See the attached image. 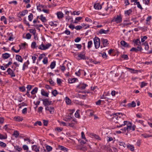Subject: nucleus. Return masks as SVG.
Wrapping results in <instances>:
<instances>
[{
    "label": "nucleus",
    "instance_id": "f257e3e1",
    "mask_svg": "<svg viewBox=\"0 0 152 152\" xmlns=\"http://www.w3.org/2000/svg\"><path fill=\"white\" fill-rule=\"evenodd\" d=\"M120 114H121L122 115H123V114L121 113H113L111 115H110L112 117L111 118L114 120L115 123H119V122L117 121V120H118L121 117L120 116H118V115H120Z\"/></svg>",
    "mask_w": 152,
    "mask_h": 152
},
{
    "label": "nucleus",
    "instance_id": "f03ea898",
    "mask_svg": "<svg viewBox=\"0 0 152 152\" xmlns=\"http://www.w3.org/2000/svg\"><path fill=\"white\" fill-rule=\"evenodd\" d=\"M127 124V127L126 128V129L127 131H129L131 130V126H132V124L131 123L129 122H128L127 121H125L124 122V124H121L120 126H117V127L118 128H119L122 127L123 126H124L126 124Z\"/></svg>",
    "mask_w": 152,
    "mask_h": 152
},
{
    "label": "nucleus",
    "instance_id": "7ed1b4c3",
    "mask_svg": "<svg viewBox=\"0 0 152 152\" xmlns=\"http://www.w3.org/2000/svg\"><path fill=\"white\" fill-rule=\"evenodd\" d=\"M94 43L96 49L98 48L100 45V39L97 37H95L94 39Z\"/></svg>",
    "mask_w": 152,
    "mask_h": 152
},
{
    "label": "nucleus",
    "instance_id": "20e7f679",
    "mask_svg": "<svg viewBox=\"0 0 152 152\" xmlns=\"http://www.w3.org/2000/svg\"><path fill=\"white\" fill-rule=\"evenodd\" d=\"M122 21V18L121 15H117L116 17H114L112 20V22H115L117 23H120Z\"/></svg>",
    "mask_w": 152,
    "mask_h": 152
},
{
    "label": "nucleus",
    "instance_id": "39448f33",
    "mask_svg": "<svg viewBox=\"0 0 152 152\" xmlns=\"http://www.w3.org/2000/svg\"><path fill=\"white\" fill-rule=\"evenodd\" d=\"M41 100L43 101V105L46 107V106H48L50 105L52 102L51 101H49L48 99H42Z\"/></svg>",
    "mask_w": 152,
    "mask_h": 152
},
{
    "label": "nucleus",
    "instance_id": "423d86ee",
    "mask_svg": "<svg viewBox=\"0 0 152 152\" xmlns=\"http://www.w3.org/2000/svg\"><path fill=\"white\" fill-rule=\"evenodd\" d=\"M76 58L79 60L81 59L86 60V59L85 55L82 53L78 54L77 57Z\"/></svg>",
    "mask_w": 152,
    "mask_h": 152
},
{
    "label": "nucleus",
    "instance_id": "0eeeda50",
    "mask_svg": "<svg viewBox=\"0 0 152 152\" xmlns=\"http://www.w3.org/2000/svg\"><path fill=\"white\" fill-rule=\"evenodd\" d=\"M7 72H8V74L10 75L12 77H15V76L14 71H13L10 68H9L8 69Z\"/></svg>",
    "mask_w": 152,
    "mask_h": 152
},
{
    "label": "nucleus",
    "instance_id": "6e6552de",
    "mask_svg": "<svg viewBox=\"0 0 152 152\" xmlns=\"http://www.w3.org/2000/svg\"><path fill=\"white\" fill-rule=\"evenodd\" d=\"M45 110H46L49 111L51 114L53 113L54 110V108L53 107L46 106L45 107Z\"/></svg>",
    "mask_w": 152,
    "mask_h": 152
},
{
    "label": "nucleus",
    "instance_id": "1a4fd4ad",
    "mask_svg": "<svg viewBox=\"0 0 152 152\" xmlns=\"http://www.w3.org/2000/svg\"><path fill=\"white\" fill-rule=\"evenodd\" d=\"M87 86V85L84 83H80L77 86V88L81 90H83Z\"/></svg>",
    "mask_w": 152,
    "mask_h": 152
},
{
    "label": "nucleus",
    "instance_id": "9d476101",
    "mask_svg": "<svg viewBox=\"0 0 152 152\" xmlns=\"http://www.w3.org/2000/svg\"><path fill=\"white\" fill-rule=\"evenodd\" d=\"M121 45L125 47H130V46L127 42H125L124 41L122 40L121 42Z\"/></svg>",
    "mask_w": 152,
    "mask_h": 152
},
{
    "label": "nucleus",
    "instance_id": "9b49d317",
    "mask_svg": "<svg viewBox=\"0 0 152 152\" xmlns=\"http://www.w3.org/2000/svg\"><path fill=\"white\" fill-rule=\"evenodd\" d=\"M101 41L104 47H105V46H107L109 44L108 40L107 39H102Z\"/></svg>",
    "mask_w": 152,
    "mask_h": 152
},
{
    "label": "nucleus",
    "instance_id": "f8f14e48",
    "mask_svg": "<svg viewBox=\"0 0 152 152\" xmlns=\"http://www.w3.org/2000/svg\"><path fill=\"white\" fill-rule=\"evenodd\" d=\"M94 7L96 10H100L102 8L101 5L99 3L95 4L94 5Z\"/></svg>",
    "mask_w": 152,
    "mask_h": 152
},
{
    "label": "nucleus",
    "instance_id": "ddd939ff",
    "mask_svg": "<svg viewBox=\"0 0 152 152\" xmlns=\"http://www.w3.org/2000/svg\"><path fill=\"white\" fill-rule=\"evenodd\" d=\"M57 15L58 18H62L64 17V14L61 12H58L57 13Z\"/></svg>",
    "mask_w": 152,
    "mask_h": 152
},
{
    "label": "nucleus",
    "instance_id": "4468645a",
    "mask_svg": "<svg viewBox=\"0 0 152 152\" xmlns=\"http://www.w3.org/2000/svg\"><path fill=\"white\" fill-rule=\"evenodd\" d=\"M32 149L33 151H34L36 152H38L39 151V147H37L36 145H32L31 146Z\"/></svg>",
    "mask_w": 152,
    "mask_h": 152
},
{
    "label": "nucleus",
    "instance_id": "2eb2a0df",
    "mask_svg": "<svg viewBox=\"0 0 152 152\" xmlns=\"http://www.w3.org/2000/svg\"><path fill=\"white\" fill-rule=\"evenodd\" d=\"M10 56V54L7 53H5L2 54V57L4 59L8 58Z\"/></svg>",
    "mask_w": 152,
    "mask_h": 152
},
{
    "label": "nucleus",
    "instance_id": "dca6fc26",
    "mask_svg": "<svg viewBox=\"0 0 152 152\" xmlns=\"http://www.w3.org/2000/svg\"><path fill=\"white\" fill-rule=\"evenodd\" d=\"M109 31V30H105L103 29H101L99 31V33L101 34H106Z\"/></svg>",
    "mask_w": 152,
    "mask_h": 152
},
{
    "label": "nucleus",
    "instance_id": "f3484780",
    "mask_svg": "<svg viewBox=\"0 0 152 152\" xmlns=\"http://www.w3.org/2000/svg\"><path fill=\"white\" fill-rule=\"evenodd\" d=\"M14 120L16 121H17L18 122H20L22 121L23 120V118L19 116H17L16 117H15L14 118Z\"/></svg>",
    "mask_w": 152,
    "mask_h": 152
},
{
    "label": "nucleus",
    "instance_id": "a211bd4d",
    "mask_svg": "<svg viewBox=\"0 0 152 152\" xmlns=\"http://www.w3.org/2000/svg\"><path fill=\"white\" fill-rule=\"evenodd\" d=\"M16 58L17 60L20 62H23V60L21 56L19 55H16Z\"/></svg>",
    "mask_w": 152,
    "mask_h": 152
},
{
    "label": "nucleus",
    "instance_id": "6ab92c4d",
    "mask_svg": "<svg viewBox=\"0 0 152 152\" xmlns=\"http://www.w3.org/2000/svg\"><path fill=\"white\" fill-rule=\"evenodd\" d=\"M133 42L136 45H141V42L140 41L139 39H137L136 40H133Z\"/></svg>",
    "mask_w": 152,
    "mask_h": 152
},
{
    "label": "nucleus",
    "instance_id": "aec40b11",
    "mask_svg": "<svg viewBox=\"0 0 152 152\" xmlns=\"http://www.w3.org/2000/svg\"><path fill=\"white\" fill-rule=\"evenodd\" d=\"M126 68L128 69L129 71L130 72L132 73H136L137 72L138 70H135L134 69L132 68H129L128 67H126Z\"/></svg>",
    "mask_w": 152,
    "mask_h": 152
},
{
    "label": "nucleus",
    "instance_id": "412c9836",
    "mask_svg": "<svg viewBox=\"0 0 152 152\" xmlns=\"http://www.w3.org/2000/svg\"><path fill=\"white\" fill-rule=\"evenodd\" d=\"M41 93L42 96H45L47 97H48L49 94L48 93L45 92L44 90L42 89L41 90Z\"/></svg>",
    "mask_w": 152,
    "mask_h": 152
},
{
    "label": "nucleus",
    "instance_id": "4be33fe9",
    "mask_svg": "<svg viewBox=\"0 0 152 152\" xmlns=\"http://www.w3.org/2000/svg\"><path fill=\"white\" fill-rule=\"evenodd\" d=\"M136 103L134 101L132 102L131 103H129L128 105L129 107H134L136 106Z\"/></svg>",
    "mask_w": 152,
    "mask_h": 152
},
{
    "label": "nucleus",
    "instance_id": "5701e85b",
    "mask_svg": "<svg viewBox=\"0 0 152 152\" xmlns=\"http://www.w3.org/2000/svg\"><path fill=\"white\" fill-rule=\"evenodd\" d=\"M127 148L129 149L131 151H133L134 150V147L133 145L130 144L127 145L126 146Z\"/></svg>",
    "mask_w": 152,
    "mask_h": 152
},
{
    "label": "nucleus",
    "instance_id": "b1692460",
    "mask_svg": "<svg viewBox=\"0 0 152 152\" xmlns=\"http://www.w3.org/2000/svg\"><path fill=\"white\" fill-rule=\"evenodd\" d=\"M38 88L37 87H35L31 92V94L32 95H34L37 92Z\"/></svg>",
    "mask_w": 152,
    "mask_h": 152
},
{
    "label": "nucleus",
    "instance_id": "393cba45",
    "mask_svg": "<svg viewBox=\"0 0 152 152\" xmlns=\"http://www.w3.org/2000/svg\"><path fill=\"white\" fill-rule=\"evenodd\" d=\"M132 12V11L131 9H129L128 10H126L125 11V14L126 16L129 15L130 14H131Z\"/></svg>",
    "mask_w": 152,
    "mask_h": 152
},
{
    "label": "nucleus",
    "instance_id": "a878e982",
    "mask_svg": "<svg viewBox=\"0 0 152 152\" xmlns=\"http://www.w3.org/2000/svg\"><path fill=\"white\" fill-rule=\"evenodd\" d=\"M135 3H134V5H137V7L139 8H140L141 10H142L143 9V8L140 4L139 2L138 1V2H135Z\"/></svg>",
    "mask_w": 152,
    "mask_h": 152
},
{
    "label": "nucleus",
    "instance_id": "bb28decb",
    "mask_svg": "<svg viewBox=\"0 0 152 152\" xmlns=\"http://www.w3.org/2000/svg\"><path fill=\"white\" fill-rule=\"evenodd\" d=\"M142 45H144L145 46V49L146 50H148L149 49V46L148 43L147 42H145L143 43L142 44Z\"/></svg>",
    "mask_w": 152,
    "mask_h": 152
},
{
    "label": "nucleus",
    "instance_id": "cd10ccee",
    "mask_svg": "<svg viewBox=\"0 0 152 152\" xmlns=\"http://www.w3.org/2000/svg\"><path fill=\"white\" fill-rule=\"evenodd\" d=\"M59 149L62 151H68V148L65 147H64L61 146L59 145L58 147Z\"/></svg>",
    "mask_w": 152,
    "mask_h": 152
},
{
    "label": "nucleus",
    "instance_id": "c85d7f7f",
    "mask_svg": "<svg viewBox=\"0 0 152 152\" xmlns=\"http://www.w3.org/2000/svg\"><path fill=\"white\" fill-rule=\"evenodd\" d=\"M40 19L43 22H45L46 21V20L45 17H44L42 15L40 16Z\"/></svg>",
    "mask_w": 152,
    "mask_h": 152
},
{
    "label": "nucleus",
    "instance_id": "c756f323",
    "mask_svg": "<svg viewBox=\"0 0 152 152\" xmlns=\"http://www.w3.org/2000/svg\"><path fill=\"white\" fill-rule=\"evenodd\" d=\"M28 10H24L22 11L20 14V15L21 16H24L26 14L28 13Z\"/></svg>",
    "mask_w": 152,
    "mask_h": 152
},
{
    "label": "nucleus",
    "instance_id": "7c9ffc66",
    "mask_svg": "<svg viewBox=\"0 0 152 152\" xmlns=\"http://www.w3.org/2000/svg\"><path fill=\"white\" fill-rule=\"evenodd\" d=\"M55 65L56 62L53 61V62H51L50 65V67L51 69H53L55 67Z\"/></svg>",
    "mask_w": 152,
    "mask_h": 152
},
{
    "label": "nucleus",
    "instance_id": "2f4dec72",
    "mask_svg": "<svg viewBox=\"0 0 152 152\" xmlns=\"http://www.w3.org/2000/svg\"><path fill=\"white\" fill-rule=\"evenodd\" d=\"M1 20L3 21L5 24H7V20L4 16H2L1 18Z\"/></svg>",
    "mask_w": 152,
    "mask_h": 152
},
{
    "label": "nucleus",
    "instance_id": "473e14b6",
    "mask_svg": "<svg viewBox=\"0 0 152 152\" xmlns=\"http://www.w3.org/2000/svg\"><path fill=\"white\" fill-rule=\"evenodd\" d=\"M72 118L70 115H68L65 117L64 119V120L66 121H69Z\"/></svg>",
    "mask_w": 152,
    "mask_h": 152
},
{
    "label": "nucleus",
    "instance_id": "72a5a7b5",
    "mask_svg": "<svg viewBox=\"0 0 152 152\" xmlns=\"http://www.w3.org/2000/svg\"><path fill=\"white\" fill-rule=\"evenodd\" d=\"M77 80V79L76 78H73L72 79H70V80H69V83H75V82Z\"/></svg>",
    "mask_w": 152,
    "mask_h": 152
},
{
    "label": "nucleus",
    "instance_id": "f704fd0d",
    "mask_svg": "<svg viewBox=\"0 0 152 152\" xmlns=\"http://www.w3.org/2000/svg\"><path fill=\"white\" fill-rule=\"evenodd\" d=\"M45 48V45L43 43H42L39 46V48L42 50H45L46 49H43V48Z\"/></svg>",
    "mask_w": 152,
    "mask_h": 152
},
{
    "label": "nucleus",
    "instance_id": "c9c22d12",
    "mask_svg": "<svg viewBox=\"0 0 152 152\" xmlns=\"http://www.w3.org/2000/svg\"><path fill=\"white\" fill-rule=\"evenodd\" d=\"M93 44L92 42L91 41H90L88 42V49L90 48Z\"/></svg>",
    "mask_w": 152,
    "mask_h": 152
},
{
    "label": "nucleus",
    "instance_id": "e433bc0d",
    "mask_svg": "<svg viewBox=\"0 0 152 152\" xmlns=\"http://www.w3.org/2000/svg\"><path fill=\"white\" fill-rule=\"evenodd\" d=\"M46 148L48 151H50L52 150V147L48 145H47L46 146Z\"/></svg>",
    "mask_w": 152,
    "mask_h": 152
},
{
    "label": "nucleus",
    "instance_id": "4c0bfd02",
    "mask_svg": "<svg viewBox=\"0 0 152 152\" xmlns=\"http://www.w3.org/2000/svg\"><path fill=\"white\" fill-rule=\"evenodd\" d=\"M65 99L66 100V102L67 104H69L71 103V101L68 97H66Z\"/></svg>",
    "mask_w": 152,
    "mask_h": 152
},
{
    "label": "nucleus",
    "instance_id": "58836bf2",
    "mask_svg": "<svg viewBox=\"0 0 152 152\" xmlns=\"http://www.w3.org/2000/svg\"><path fill=\"white\" fill-rule=\"evenodd\" d=\"M33 15L32 13H30L28 16V19L29 21H31L33 18Z\"/></svg>",
    "mask_w": 152,
    "mask_h": 152
},
{
    "label": "nucleus",
    "instance_id": "ea45409f",
    "mask_svg": "<svg viewBox=\"0 0 152 152\" xmlns=\"http://www.w3.org/2000/svg\"><path fill=\"white\" fill-rule=\"evenodd\" d=\"M136 121L139 123H140L144 127L146 126L145 124L144 123V121L142 120H136Z\"/></svg>",
    "mask_w": 152,
    "mask_h": 152
},
{
    "label": "nucleus",
    "instance_id": "a19ab883",
    "mask_svg": "<svg viewBox=\"0 0 152 152\" xmlns=\"http://www.w3.org/2000/svg\"><path fill=\"white\" fill-rule=\"evenodd\" d=\"M0 146L2 147L5 148L6 146L7 145L5 143L0 141Z\"/></svg>",
    "mask_w": 152,
    "mask_h": 152
},
{
    "label": "nucleus",
    "instance_id": "79ce46f5",
    "mask_svg": "<svg viewBox=\"0 0 152 152\" xmlns=\"http://www.w3.org/2000/svg\"><path fill=\"white\" fill-rule=\"evenodd\" d=\"M7 138V136H4L2 134H0V139H6Z\"/></svg>",
    "mask_w": 152,
    "mask_h": 152
},
{
    "label": "nucleus",
    "instance_id": "37998d69",
    "mask_svg": "<svg viewBox=\"0 0 152 152\" xmlns=\"http://www.w3.org/2000/svg\"><path fill=\"white\" fill-rule=\"evenodd\" d=\"M93 136H94V137L96 139H97L99 140H101V138L98 135L94 134H93Z\"/></svg>",
    "mask_w": 152,
    "mask_h": 152
},
{
    "label": "nucleus",
    "instance_id": "c03bdc74",
    "mask_svg": "<svg viewBox=\"0 0 152 152\" xmlns=\"http://www.w3.org/2000/svg\"><path fill=\"white\" fill-rule=\"evenodd\" d=\"M14 148L16 150H17L18 151H21L22 150V148L20 147L19 146H15Z\"/></svg>",
    "mask_w": 152,
    "mask_h": 152
},
{
    "label": "nucleus",
    "instance_id": "a18cd8bd",
    "mask_svg": "<svg viewBox=\"0 0 152 152\" xmlns=\"http://www.w3.org/2000/svg\"><path fill=\"white\" fill-rule=\"evenodd\" d=\"M13 135L15 136V137H18L19 135L18 132L17 131H15L14 132Z\"/></svg>",
    "mask_w": 152,
    "mask_h": 152
},
{
    "label": "nucleus",
    "instance_id": "49530a36",
    "mask_svg": "<svg viewBox=\"0 0 152 152\" xmlns=\"http://www.w3.org/2000/svg\"><path fill=\"white\" fill-rule=\"evenodd\" d=\"M119 143L120 145L123 146L124 147H125L127 146L125 143L123 142H119Z\"/></svg>",
    "mask_w": 152,
    "mask_h": 152
},
{
    "label": "nucleus",
    "instance_id": "de8ad7c7",
    "mask_svg": "<svg viewBox=\"0 0 152 152\" xmlns=\"http://www.w3.org/2000/svg\"><path fill=\"white\" fill-rule=\"evenodd\" d=\"M29 31L30 33L33 34L34 35L36 33V30L35 29H29Z\"/></svg>",
    "mask_w": 152,
    "mask_h": 152
},
{
    "label": "nucleus",
    "instance_id": "09e8293b",
    "mask_svg": "<svg viewBox=\"0 0 152 152\" xmlns=\"http://www.w3.org/2000/svg\"><path fill=\"white\" fill-rule=\"evenodd\" d=\"M28 65L26 64V63H25L23 65V70L24 71L26 68H27Z\"/></svg>",
    "mask_w": 152,
    "mask_h": 152
},
{
    "label": "nucleus",
    "instance_id": "8fccbe9b",
    "mask_svg": "<svg viewBox=\"0 0 152 152\" xmlns=\"http://www.w3.org/2000/svg\"><path fill=\"white\" fill-rule=\"evenodd\" d=\"M52 93L54 96H56L58 94V92L56 90H54L52 92Z\"/></svg>",
    "mask_w": 152,
    "mask_h": 152
},
{
    "label": "nucleus",
    "instance_id": "3c124183",
    "mask_svg": "<svg viewBox=\"0 0 152 152\" xmlns=\"http://www.w3.org/2000/svg\"><path fill=\"white\" fill-rule=\"evenodd\" d=\"M83 27L80 25L77 26H75V28L77 30H79L82 28Z\"/></svg>",
    "mask_w": 152,
    "mask_h": 152
},
{
    "label": "nucleus",
    "instance_id": "603ef678",
    "mask_svg": "<svg viewBox=\"0 0 152 152\" xmlns=\"http://www.w3.org/2000/svg\"><path fill=\"white\" fill-rule=\"evenodd\" d=\"M78 111H79V110H77L75 113V115L76 118H78L80 117V114H79Z\"/></svg>",
    "mask_w": 152,
    "mask_h": 152
},
{
    "label": "nucleus",
    "instance_id": "864d4df0",
    "mask_svg": "<svg viewBox=\"0 0 152 152\" xmlns=\"http://www.w3.org/2000/svg\"><path fill=\"white\" fill-rule=\"evenodd\" d=\"M26 43L25 42L24 43H22L21 45H19V46L20 48V49H21L22 47L23 48H24L26 45Z\"/></svg>",
    "mask_w": 152,
    "mask_h": 152
},
{
    "label": "nucleus",
    "instance_id": "5fc2aeb1",
    "mask_svg": "<svg viewBox=\"0 0 152 152\" xmlns=\"http://www.w3.org/2000/svg\"><path fill=\"white\" fill-rule=\"evenodd\" d=\"M19 88L20 89V90L21 91H22L23 92H24L26 90L25 88V86H24L20 87Z\"/></svg>",
    "mask_w": 152,
    "mask_h": 152
},
{
    "label": "nucleus",
    "instance_id": "6e6d98bb",
    "mask_svg": "<svg viewBox=\"0 0 152 152\" xmlns=\"http://www.w3.org/2000/svg\"><path fill=\"white\" fill-rule=\"evenodd\" d=\"M131 51H134L135 52H137L138 51V49L135 48H132L130 50Z\"/></svg>",
    "mask_w": 152,
    "mask_h": 152
},
{
    "label": "nucleus",
    "instance_id": "4d7b16f0",
    "mask_svg": "<svg viewBox=\"0 0 152 152\" xmlns=\"http://www.w3.org/2000/svg\"><path fill=\"white\" fill-rule=\"evenodd\" d=\"M36 43L35 42H32L31 45V47L33 48H36Z\"/></svg>",
    "mask_w": 152,
    "mask_h": 152
},
{
    "label": "nucleus",
    "instance_id": "13d9d810",
    "mask_svg": "<svg viewBox=\"0 0 152 152\" xmlns=\"http://www.w3.org/2000/svg\"><path fill=\"white\" fill-rule=\"evenodd\" d=\"M121 57L122 58H123L125 60H127L128 59V57L127 55H123Z\"/></svg>",
    "mask_w": 152,
    "mask_h": 152
},
{
    "label": "nucleus",
    "instance_id": "bf43d9fd",
    "mask_svg": "<svg viewBox=\"0 0 152 152\" xmlns=\"http://www.w3.org/2000/svg\"><path fill=\"white\" fill-rule=\"evenodd\" d=\"M147 85V83L144 82H142L141 83V84L140 86V87L142 88L143 87Z\"/></svg>",
    "mask_w": 152,
    "mask_h": 152
},
{
    "label": "nucleus",
    "instance_id": "052dcab7",
    "mask_svg": "<svg viewBox=\"0 0 152 152\" xmlns=\"http://www.w3.org/2000/svg\"><path fill=\"white\" fill-rule=\"evenodd\" d=\"M37 124H38L39 126H40L42 125V123L40 121H37L34 124V125L36 126Z\"/></svg>",
    "mask_w": 152,
    "mask_h": 152
},
{
    "label": "nucleus",
    "instance_id": "680f3d73",
    "mask_svg": "<svg viewBox=\"0 0 152 152\" xmlns=\"http://www.w3.org/2000/svg\"><path fill=\"white\" fill-rule=\"evenodd\" d=\"M32 88V86L31 85H28L27 86L26 88L28 91H30Z\"/></svg>",
    "mask_w": 152,
    "mask_h": 152
},
{
    "label": "nucleus",
    "instance_id": "e2e57ef3",
    "mask_svg": "<svg viewBox=\"0 0 152 152\" xmlns=\"http://www.w3.org/2000/svg\"><path fill=\"white\" fill-rule=\"evenodd\" d=\"M22 148H23L24 150H27L28 151V146L26 145H23Z\"/></svg>",
    "mask_w": 152,
    "mask_h": 152
},
{
    "label": "nucleus",
    "instance_id": "0e129e2a",
    "mask_svg": "<svg viewBox=\"0 0 152 152\" xmlns=\"http://www.w3.org/2000/svg\"><path fill=\"white\" fill-rule=\"evenodd\" d=\"M51 45V44L50 43H48L45 45V48H43V49H47Z\"/></svg>",
    "mask_w": 152,
    "mask_h": 152
},
{
    "label": "nucleus",
    "instance_id": "69168bd1",
    "mask_svg": "<svg viewBox=\"0 0 152 152\" xmlns=\"http://www.w3.org/2000/svg\"><path fill=\"white\" fill-rule=\"evenodd\" d=\"M143 1L145 4L148 5L149 3L150 0H143Z\"/></svg>",
    "mask_w": 152,
    "mask_h": 152
},
{
    "label": "nucleus",
    "instance_id": "338daca9",
    "mask_svg": "<svg viewBox=\"0 0 152 152\" xmlns=\"http://www.w3.org/2000/svg\"><path fill=\"white\" fill-rule=\"evenodd\" d=\"M76 47L79 49H80L82 47V45L81 44H75V45Z\"/></svg>",
    "mask_w": 152,
    "mask_h": 152
},
{
    "label": "nucleus",
    "instance_id": "774afa93",
    "mask_svg": "<svg viewBox=\"0 0 152 152\" xmlns=\"http://www.w3.org/2000/svg\"><path fill=\"white\" fill-rule=\"evenodd\" d=\"M48 58H45L43 60V63L45 64H46L48 63Z\"/></svg>",
    "mask_w": 152,
    "mask_h": 152
}]
</instances>
